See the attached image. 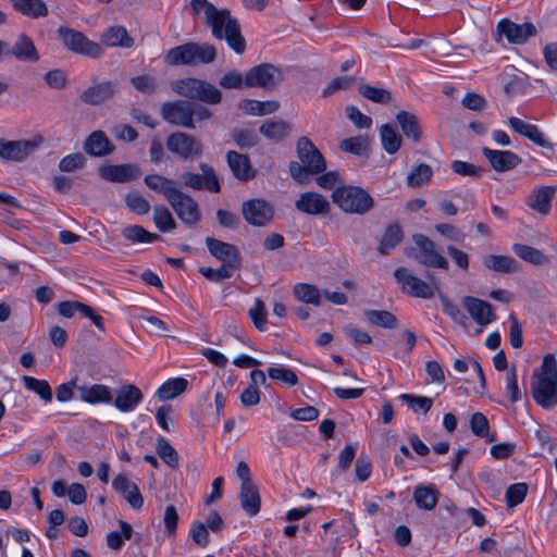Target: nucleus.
Returning a JSON list of instances; mask_svg holds the SVG:
<instances>
[{
  "label": "nucleus",
  "instance_id": "f257e3e1",
  "mask_svg": "<svg viewBox=\"0 0 557 557\" xmlns=\"http://www.w3.org/2000/svg\"><path fill=\"white\" fill-rule=\"evenodd\" d=\"M205 23L215 39L226 40L236 53L240 54L245 51L246 40L240 34V25L227 9L210 7Z\"/></svg>",
  "mask_w": 557,
  "mask_h": 557
},
{
  "label": "nucleus",
  "instance_id": "f03ea898",
  "mask_svg": "<svg viewBox=\"0 0 557 557\" xmlns=\"http://www.w3.org/2000/svg\"><path fill=\"white\" fill-rule=\"evenodd\" d=\"M297 156L300 162H289V173L299 184L308 183L312 175L320 174L326 169V162L322 153L308 137H300L296 145Z\"/></svg>",
  "mask_w": 557,
  "mask_h": 557
},
{
  "label": "nucleus",
  "instance_id": "7ed1b4c3",
  "mask_svg": "<svg viewBox=\"0 0 557 557\" xmlns=\"http://www.w3.org/2000/svg\"><path fill=\"white\" fill-rule=\"evenodd\" d=\"M216 58V49L213 45L203 42H186L170 49L164 61L169 65H191L212 63Z\"/></svg>",
  "mask_w": 557,
  "mask_h": 557
},
{
  "label": "nucleus",
  "instance_id": "20e7f679",
  "mask_svg": "<svg viewBox=\"0 0 557 557\" xmlns=\"http://www.w3.org/2000/svg\"><path fill=\"white\" fill-rule=\"evenodd\" d=\"M542 372L532 386L533 398L544 409H553L557 405V361L553 355H546L542 363Z\"/></svg>",
  "mask_w": 557,
  "mask_h": 557
},
{
  "label": "nucleus",
  "instance_id": "39448f33",
  "mask_svg": "<svg viewBox=\"0 0 557 557\" xmlns=\"http://www.w3.org/2000/svg\"><path fill=\"white\" fill-rule=\"evenodd\" d=\"M333 202L344 212L352 214H366L374 207L372 196L359 186L343 185L334 189Z\"/></svg>",
  "mask_w": 557,
  "mask_h": 557
},
{
  "label": "nucleus",
  "instance_id": "423d86ee",
  "mask_svg": "<svg viewBox=\"0 0 557 557\" xmlns=\"http://www.w3.org/2000/svg\"><path fill=\"white\" fill-rule=\"evenodd\" d=\"M394 276L401 292L410 297L431 299L440 292L438 280L430 273L426 275L429 281H423L408 269L399 267L394 271Z\"/></svg>",
  "mask_w": 557,
  "mask_h": 557
},
{
  "label": "nucleus",
  "instance_id": "0eeeda50",
  "mask_svg": "<svg viewBox=\"0 0 557 557\" xmlns=\"http://www.w3.org/2000/svg\"><path fill=\"white\" fill-rule=\"evenodd\" d=\"M58 36L63 46L74 53L92 59L100 58L103 53V49L98 42L88 39L83 33L73 28L60 26Z\"/></svg>",
  "mask_w": 557,
  "mask_h": 557
},
{
  "label": "nucleus",
  "instance_id": "6e6552de",
  "mask_svg": "<svg viewBox=\"0 0 557 557\" xmlns=\"http://www.w3.org/2000/svg\"><path fill=\"white\" fill-rule=\"evenodd\" d=\"M282 81L281 71L271 63L249 69L245 75V87L273 89Z\"/></svg>",
  "mask_w": 557,
  "mask_h": 557
},
{
  "label": "nucleus",
  "instance_id": "1a4fd4ad",
  "mask_svg": "<svg viewBox=\"0 0 557 557\" xmlns=\"http://www.w3.org/2000/svg\"><path fill=\"white\" fill-rule=\"evenodd\" d=\"M166 147L183 160L199 158L203 150V146L198 139L183 132L171 134L166 139Z\"/></svg>",
  "mask_w": 557,
  "mask_h": 557
},
{
  "label": "nucleus",
  "instance_id": "9d476101",
  "mask_svg": "<svg viewBox=\"0 0 557 557\" xmlns=\"http://www.w3.org/2000/svg\"><path fill=\"white\" fill-rule=\"evenodd\" d=\"M242 214L248 224L262 227L273 221L274 208L262 198H253L243 202Z\"/></svg>",
  "mask_w": 557,
  "mask_h": 557
},
{
  "label": "nucleus",
  "instance_id": "9b49d317",
  "mask_svg": "<svg viewBox=\"0 0 557 557\" xmlns=\"http://www.w3.org/2000/svg\"><path fill=\"white\" fill-rule=\"evenodd\" d=\"M413 242L419 248V253L414 258L420 264L448 270V261L436 250L433 240L425 235L417 234L413 236Z\"/></svg>",
  "mask_w": 557,
  "mask_h": 557
},
{
  "label": "nucleus",
  "instance_id": "f8f14e48",
  "mask_svg": "<svg viewBox=\"0 0 557 557\" xmlns=\"http://www.w3.org/2000/svg\"><path fill=\"white\" fill-rule=\"evenodd\" d=\"M169 205L184 224L191 226L200 221L198 203L180 189L171 197Z\"/></svg>",
  "mask_w": 557,
  "mask_h": 557
},
{
  "label": "nucleus",
  "instance_id": "ddd939ff",
  "mask_svg": "<svg viewBox=\"0 0 557 557\" xmlns=\"http://www.w3.org/2000/svg\"><path fill=\"white\" fill-rule=\"evenodd\" d=\"M199 168L202 174H196L193 172H185L182 175L183 184L186 187L201 190L206 189L211 193H219L221 186L212 166L207 163H200Z\"/></svg>",
  "mask_w": 557,
  "mask_h": 557
},
{
  "label": "nucleus",
  "instance_id": "4468645a",
  "mask_svg": "<svg viewBox=\"0 0 557 557\" xmlns=\"http://www.w3.org/2000/svg\"><path fill=\"white\" fill-rule=\"evenodd\" d=\"M39 141L0 139V158L8 162H22L39 146Z\"/></svg>",
  "mask_w": 557,
  "mask_h": 557
},
{
  "label": "nucleus",
  "instance_id": "2eb2a0df",
  "mask_svg": "<svg viewBox=\"0 0 557 557\" xmlns=\"http://www.w3.org/2000/svg\"><path fill=\"white\" fill-rule=\"evenodd\" d=\"M161 113L163 119L174 125H180L185 128H195L194 120L191 119L190 102L188 101H172L162 104Z\"/></svg>",
  "mask_w": 557,
  "mask_h": 557
},
{
  "label": "nucleus",
  "instance_id": "dca6fc26",
  "mask_svg": "<svg viewBox=\"0 0 557 557\" xmlns=\"http://www.w3.org/2000/svg\"><path fill=\"white\" fill-rule=\"evenodd\" d=\"M209 252L220 260L222 264L238 269L240 265V253L233 244L222 242L213 237L206 238Z\"/></svg>",
  "mask_w": 557,
  "mask_h": 557
},
{
  "label": "nucleus",
  "instance_id": "f3484780",
  "mask_svg": "<svg viewBox=\"0 0 557 557\" xmlns=\"http://www.w3.org/2000/svg\"><path fill=\"white\" fill-rule=\"evenodd\" d=\"M497 30L513 45H522L527 42L528 39L535 36L537 32L533 23L527 22L523 24H517L506 18L498 22Z\"/></svg>",
  "mask_w": 557,
  "mask_h": 557
},
{
  "label": "nucleus",
  "instance_id": "a211bd4d",
  "mask_svg": "<svg viewBox=\"0 0 557 557\" xmlns=\"http://www.w3.org/2000/svg\"><path fill=\"white\" fill-rule=\"evenodd\" d=\"M102 180L111 183H127L140 176V170L136 164H109L99 168Z\"/></svg>",
  "mask_w": 557,
  "mask_h": 557
},
{
  "label": "nucleus",
  "instance_id": "6ab92c4d",
  "mask_svg": "<svg viewBox=\"0 0 557 557\" xmlns=\"http://www.w3.org/2000/svg\"><path fill=\"white\" fill-rule=\"evenodd\" d=\"M482 154L487 159L492 169L496 172H507L521 163V158L510 150H495L482 148Z\"/></svg>",
  "mask_w": 557,
  "mask_h": 557
},
{
  "label": "nucleus",
  "instance_id": "aec40b11",
  "mask_svg": "<svg viewBox=\"0 0 557 557\" xmlns=\"http://www.w3.org/2000/svg\"><path fill=\"white\" fill-rule=\"evenodd\" d=\"M141 391L134 384H123L113 397V406L122 412H131L143 401Z\"/></svg>",
  "mask_w": 557,
  "mask_h": 557
},
{
  "label": "nucleus",
  "instance_id": "412c9836",
  "mask_svg": "<svg viewBox=\"0 0 557 557\" xmlns=\"http://www.w3.org/2000/svg\"><path fill=\"white\" fill-rule=\"evenodd\" d=\"M462 304L471 318L480 325H487L496 319L492 305L485 300L467 296L462 299Z\"/></svg>",
  "mask_w": 557,
  "mask_h": 557
},
{
  "label": "nucleus",
  "instance_id": "4be33fe9",
  "mask_svg": "<svg viewBox=\"0 0 557 557\" xmlns=\"http://www.w3.org/2000/svg\"><path fill=\"white\" fill-rule=\"evenodd\" d=\"M295 207L300 212L318 215L329 212L330 202L321 194L307 191L300 194L299 198L295 202Z\"/></svg>",
  "mask_w": 557,
  "mask_h": 557
},
{
  "label": "nucleus",
  "instance_id": "5701e85b",
  "mask_svg": "<svg viewBox=\"0 0 557 557\" xmlns=\"http://www.w3.org/2000/svg\"><path fill=\"white\" fill-rule=\"evenodd\" d=\"M508 124L513 132L528 138L533 144L543 148H552L550 143L545 138L544 134L536 125L515 116H510L508 119Z\"/></svg>",
  "mask_w": 557,
  "mask_h": 557
},
{
  "label": "nucleus",
  "instance_id": "b1692460",
  "mask_svg": "<svg viewBox=\"0 0 557 557\" xmlns=\"http://www.w3.org/2000/svg\"><path fill=\"white\" fill-rule=\"evenodd\" d=\"M117 90V85L113 82H102L87 88L82 95L81 100L90 106H99L111 99Z\"/></svg>",
  "mask_w": 557,
  "mask_h": 557
},
{
  "label": "nucleus",
  "instance_id": "393cba45",
  "mask_svg": "<svg viewBox=\"0 0 557 557\" xmlns=\"http://www.w3.org/2000/svg\"><path fill=\"white\" fill-rule=\"evenodd\" d=\"M227 164L233 175L242 182H248L256 176L248 156L231 150L226 154Z\"/></svg>",
  "mask_w": 557,
  "mask_h": 557
},
{
  "label": "nucleus",
  "instance_id": "a878e982",
  "mask_svg": "<svg viewBox=\"0 0 557 557\" xmlns=\"http://www.w3.org/2000/svg\"><path fill=\"white\" fill-rule=\"evenodd\" d=\"M554 186H541L533 189L527 199V205L534 211L547 215L550 212L552 200L555 196Z\"/></svg>",
  "mask_w": 557,
  "mask_h": 557
},
{
  "label": "nucleus",
  "instance_id": "bb28decb",
  "mask_svg": "<svg viewBox=\"0 0 557 557\" xmlns=\"http://www.w3.org/2000/svg\"><path fill=\"white\" fill-rule=\"evenodd\" d=\"M84 150L91 157H106L114 151V145L102 131L92 132L84 141Z\"/></svg>",
  "mask_w": 557,
  "mask_h": 557
},
{
  "label": "nucleus",
  "instance_id": "cd10ccee",
  "mask_svg": "<svg viewBox=\"0 0 557 557\" xmlns=\"http://www.w3.org/2000/svg\"><path fill=\"white\" fill-rule=\"evenodd\" d=\"M79 399L91 404H111L113 394L109 386L103 384L82 385L77 387Z\"/></svg>",
  "mask_w": 557,
  "mask_h": 557
},
{
  "label": "nucleus",
  "instance_id": "c85d7f7f",
  "mask_svg": "<svg viewBox=\"0 0 557 557\" xmlns=\"http://www.w3.org/2000/svg\"><path fill=\"white\" fill-rule=\"evenodd\" d=\"M11 55L24 62H37L39 60L38 51L33 40L25 34H21L12 48Z\"/></svg>",
  "mask_w": 557,
  "mask_h": 557
},
{
  "label": "nucleus",
  "instance_id": "c756f323",
  "mask_svg": "<svg viewBox=\"0 0 557 557\" xmlns=\"http://www.w3.org/2000/svg\"><path fill=\"white\" fill-rule=\"evenodd\" d=\"M100 40L101 44L107 47L131 48L134 44L133 38L123 26H111L107 28L102 33Z\"/></svg>",
  "mask_w": 557,
  "mask_h": 557
},
{
  "label": "nucleus",
  "instance_id": "7c9ffc66",
  "mask_svg": "<svg viewBox=\"0 0 557 557\" xmlns=\"http://www.w3.org/2000/svg\"><path fill=\"white\" fill-rule=\"evenodd\" d=\"M144 182L149 189L163 195L168 202L178 190L173 180L159 174L146 175Z\"/></svg>",
  "mask_w": 557,
  "mask_h": 557
},
{
  "label": "nucleus",
  "instance_id": "2f4dec72",
  "mask_svg": "<svg viewBox=\"0 0 557 557\" xmlns=\"http://www.w3.org/2000/svg\"><path fill=\"white\" fill-rule=\"evenodd\" d=\"M396 120L404 133V135L412 140L413 143H419L421 139V127L418 121V117L407 111H399L396 115Z\"/></svg>",
  "mask_w": 557,
  "mask_h": 557
},
{
  "label": "nucleus",
  "instance_id": "473e14b6",
  "mask_svg": "<svg viewBox=\"0 0 557 557\" xmlns=\"http://www.w3.org/2000/svg\"><path fill=\"white\" fill-rule=\"evenodd\" d=\"M290 131V125L283 120H267L259 128V132L271 141L283 140L289 135Z\"/></svg>",
  "mask_w": 557,
  "mask_h": 557
},
{
  "label": "nucleus",
  "instance_id": "72a5a7b5",
  "mask_svg": "<svg viewBox=\"0 0 557 557\" xmlns=\"http://www.w3.org/2000/svg\"><path fill=\"white\" fill-rule=\"evenodd\" d=\"M13 8L25 16L38 18L48 14L44 0H10Z\"/></svg>",
  "mask_w": 557,
  "mask_h": 557
},
{
  "label": "nucleus",
  "instance_id": "f704fd0d",
  "mask_svg": "<svg viewBox=\"0 0 557 557\" xmlns=\"http://www.w3.org/2000/svg\"><path fill=\"white\" fill-rule=\"evenodd\" d=\"M294 296L301 302L313 306H321L323 290L317 286L307 283H297L293 289Z\"/></svg>",
  "mask_w": 557,
  "mask_h": 557
},
{
  "label": "nucleus",
  "instance_id": "c9c22d12",
  "mask_svg": "<svg viewBox=\"0 0 557 557\" xmlns=\"http://www.w3.org/2000/svg\"><path fill=\"white\" fill-rule=\"evenodd\" d=\"M239 108L249 115H267L276 112L280 104L276 101L245 99L240 102Z\"/></svg>",
  "mask_w": 557,
  "mask_h": 557
},
{
  "label": "nucleus",
  "instance_id": "e433bc0d",
  "mask_svg": "<svg viewBox=\"0 0 557 557\" xmlns=\"http://www.w3.org/2000/svg\"><path fill=\"white\" fill-rule=\"evenodd\" d=\"M363 315L367 321L374 326L383 329H396L398 326L396 315L387 310L368 309L363 311Z\"/></svg>",
  "mask_w": 557,
  "mask_h": 557
},
{
  "label": "nucleus",
  "instance_id": "4c0bfd02",
  "mask_svg": "<svg viewBox=\"0 0 557 557\" xmlns=\"http://www.w3.org/2000/svg\"><path fill=\"white\" fill-rule=\"evenodd\" d=\"M188 382L184 377L170 379L163 383L156 392L160 400H169L181 395L187 387Z\"/></svg>",
  "mask_w": 557,
  "mask_h": 557
},
{
  "label": "nucleus",
  "instance_id": "58836bf2",
  "mask_svg": "<svg viewBox=\"0 0 557 557\" xmlns=\"http://www.w3.org/2000/svg\"><path fill=\"white\" fill-rule=\"evenodd\" d=\"M380 139L382 148L389 154L396 153L403 143L401 136L389 124H384L380 127Z\"/></svg>",
  "mask_w": 557,
  "mask_h": 557
},
{
  "label": "nucleus",
  "instance_id": "ea45409f",
  "mask_svg": "<svg viewBox=\"0 0 557 557\" xmlns=\"http://www.w3.org/2000/svg\"><path fill=\"white\" fill-rule=\"evenodd\" d=\"M403 240V231L397 224L389 225L380 242L379 252L387 256Z\"/></svg>",
  "mask_w": 557,
  "mask_h": 557
},
{
  "label": "nucleus",
  "instance_id": "a19ab883",
  "mask_svg": "<svg viewBox=\"0 0 557 557\" xmlns=\"http://www.w3.org/2000/svg\"><path fill=\"white\" fill-rule=\"evenodd\" d=\"M483 263L486 268L499 273L517 271V261L508 256L488 255L484 258Z\"/></svg>",
  "mask_w": 557,
  "mask_h": 557
},
{
  "label": "nucleus",
  "instance_id": "79ce46f5",
  "mask_svg": "<svg viewBox=\"0 0 557 557\" xmlns=\"http://www.w3.org/2000/svg\"><path fill=\"white\" fill-rule=\"evenodd\" d=\"M201 85V79L198 78H183L174 81L171 84L173 91L180 96L198 100L199 89Z\"/></svg>",
  "mask_w": 557,
  "mask_h": 557
},
{
  "label": "nucleus",
  "instance_id": "37998d69",
  "mask_svg": "<svg viewBox=\"0 0 557 557\" xmlns=\"http://www.w3.org/2000/svg\"><path fill=\"white\" fill-rule=\"evenodd\" d=\"M122 235L132 243H153L160 238L158 234L150 233L140 225L124 227Z\"/></svg>",
  "mask_w": 557,
  "mask_h": 557
},
{
  "label": "nucleus",
  "instance_id": "c03bdc74",
  "mask_svg": "<svg viewBox=\"0 0 557 557\" xmlns=\"http://www.w3.org/2000/svg\"><path fill=\"white\" fill-rule=\"evenodd\" d=\"M359 94L366 99L380 104H388L392 101V95L387 89L369 84L360 85Z\"/></svg>",
  "mask_w": 557,
  "mask_h": 557
},
{
  "label": "nucleus",
  "instance_id": "a18cd8bd",
  "mask_svg": "<svg viewBox=\"0 0 557 557\" xmlns=\"http://www.w3.org/2000/svg\"><path fill=\"white\" fill-rule=\"evenodd\" d=\"M470 428L474 435L486 438L490 443L496 440L495 434H490L488 420L482 412H475L471 416Z\"/></svg>",
  "mask_w": 557,
  "mask_h": 557
},
{
  "label": "nucleus",
  "instance_id": "49530a36",
  "mask_svg": "<svg viewBox=\"0 0 557 557\" xmlns=\"http://www.w3.org/2000/svg\"><path fill=\"white\" fill-rule=\"evenodd\" d=\"M239 500L247 515L256 516L260 511L261 499L258 490H242Z\"/></svg>",
  "mask_w": 557,
  "mask_h": 557
},
{
  "label": "nucleus",
  "instance_id": "de8ad7c7",
  "mask_svg": "<svg viewBox=\"0 0 557 557\" xmlns=\"http://www.w3.org/2000/svg\"><path fill=\"white\" fill-rule=\"evenodd\" d=\"M153 222L160 232H168L176 227V222L170 210L162 205L153 207Z\"/></svg>",
  "mask_w": 557,
  "mask_h": 557
},
{
  "label": "nucleus",
  "instance_id": "09e8293b",
  "mask_svg": "<svg viewBox=\"0 0 557 557\" xmlns=\"http://www.w3.org/2000/svg\"><path fill=\"white\" fill-rule=\"evenodd\" d=\"M24 386L36 393L42 400L50 403L52 400V391L46 380H38L33 376H23Z\"/></svg>",
  "mask_w": 557,
  "mask_h": 557
},
{
  "label": "nucleus",
  "instance_id": "8fccbe9b",
  "mask_svg": "<svg viewBox=\"0 0 557 557\" xmlns=\"http://www.w3.org/2000/svg\"><path fill=\"white\" fill-rule=\"evenodd\" d=\"M156 450L159 457L168 466H170L171 468H176L178 466V454L166 438L162 436L157 438Z\"/></svg>",
  "mask_w": 557,
  "mask_h": 557
},
{
  "label": "nucleus",
  "instance_id": "3c124183",
  "mask_svg": "<svg viewBox=\"0 0 557 557\" xmlns=\"http://www.w3.org/2000/svg\"><path fill=\"white\" fill-rule=\"evenodd\" d=\"M433 171L430 165L421 163L411 169L407 176V184L410 187H419L430 182Z\"/></svg>",
  "mask_w": 557,
  "mask_h": 557
},
{
  "label": "nucleus",
  "instance_id": "603ef678",
  "mask_svg": "<svg viewBox=\"0 0 557 557\" xmlns=\"http://www.w3.org/2000/svg\"><path fill=\"white\" fill-rule=\"evenodd\" d=\"M268 375L270 379L284 383L287 386H295L298 383V377L296 373L286 367H270L268 369Z\"/></svg>",
  "mask_w": 557,
  "mask_h": 557
},
{
  "label": "nucleus",
  "instance_id": "864d4df0",
  "mask_svg": "<svg viewBox=\"0 0 557 557\" xmlns=\"http://www.w3.org/2000/svg\"><path fill=\"white\" fill-rule=\"evenodd\" d=\"M369 147V139L366 136L346 138L341 143V149L357 156H362Z\"/></svg>",
  "mask_w": 557,
  "mask_h": 557
},
{
  "label": "nucleus",
  "instance_id": "5fc2aeb1",
  "mask_svg": "<svg viewBox=\"0 0 557 557\" xmlns=\"http://www.w3.org/2000/svg\"><path fill=\"white\" fill-rule=\"evenodd\" d=\"M512 250L519 258L533 264H541L544 260V255L539 249L528 245L515 244Z\"/></svg>",
  "mask_w": 557,
  "mask_h": 557
},
{
  "label": "nucleus",
  "instance_id": "6e6d98bb",
  "mask_svg": "<svg viewBox=\"0 0 557 557\" xmlns=\"http://www.w3.org/2000/svg\"><path fill=\"white\" fill-rule=\"evenodd\" d=\"M413 499L419 508L431 510L438 500L437 490H414Z\"/></svg>",
  "mask_w": 557,
  "mask_h": 557
},
{
  "label": "nucleus",
  "instance_id": "4d7b16f0",
  "mask_svg": "<svg viewBox=\"0 0 557 557\" xmlns=\"http://www.w3.org/2000/svg\"><path fill=\"white\" fill-rule=\"evenodd\" d=\"M509 71H505L503 74V85L507 95H513L524 87L525 79L513 73L516 71L515 67H509Z\"/></svg>",
  "mask_w": 557,
  "mask_h": 557
},
{
  "label": "nucleus",
  "instance_id": "13d9d810",
  "mask_svg": "<svg viewBox=\"0 0 557 557\" xmlns=\"http://www.w3.org/2000/svg\"><path fill=\"white\" fill-rule=\"evenodd\" d=\"M126 207L138 215L147 214L150 211L149 201L137 193H129L125 196Z\"/></svg>",
  "mask_w": 557,
  "mask_h": 557
},
{
  "label": "nucleus",
  "instance_id": "bf43d9fd",
  "mask_svg": "<svg viewBox=\"0 0 557 557\" xmlns=\"http://www.w3.org/2000/svg\"><path fill=\"white\" fill-rule=\"evenodd\" d=\"M198 100L208 104H218L222 100V92L212 84L201 81Z\"/></svg>",
  "mask_w": 557,
  "mask_h": 557
},
{
  "label": "nucleus",
  "instance_id": "052dcab7",
  "mask_svg": "<svg viewBox=\"0 0 557 557\" xmlns=\"http://www.w3.org/2000/svg\"><path fill=\"white\" fill-rule=\"evenodd\" d=\"M235 268H231L222 264L218 269L202 267L199 269V272L209 281L219 283L223 280L231 278L234 274Z\"/></svg>",
  "mask_w": 557,
  "mask_h": 557
},
{
  "label": "nucleus",
  "instance_id": "680f3d73",
  "mask_svg": "<svg viewBox=\"0 0 557 557\" xmlns=\"http://www.w3.org/2000/svg\"><path fill=\"white\" fill-rule=\"evenodd\" d=\"M437 234L447 240H451L458 244H462L465 240V234L460 228L450 223H437L434 226Z\"/></svg>",
  "mask_w": 557,
  "mask_h": 557
},
{
  "label": "nucleus",
  "instance_id": "e2e57ef3",
  "mask_svg": "<svg viewBox=\"0 0 557 557\" xmlns=\"http://www.w3.org/2000/svg\"><path fill=\"white\" fill-rule=\"evenodd\" d=\"M400 399L405 401L414 411L426 413L433 405L432 398L425 396H417L412 394H401Z\"/></svg>",
  "mask_w": 557,
  "mask_h": 557
},
{
  "label": "nucleus",
  "instance_id": "0e129e2a",
  "mask_svg": "<svg viewBox=\"0 0 557 557\" xmlns=\"http://www.w3.org/2000/svg\"><path fill=\"white\" fill-rule=\"evenodd\" d=\"M76 312L90 313V306L79 301H61L58 305V313L64 318H72Z\"/></svg>",
  "mask_w": 557,
  "mask_h": 557
},
{
  "label": "nucleus",
  "instance_id": "69168bd1",
  "mask_svg": "<svg viewBox=\"0 0 557 557\" xmlns=\"http://www.w3.org/2000/svg\"><path fill=\"white\" fill-rule=\"evenodd\" d=\"M265 305L260 298L255 299V306L249 309V317L259 331L267 329Z\"/></svg>",
  "mask_w": 557,
  "mask_h": 557
},
{
  "label": "nucleus",
  "instance_id": "338daca9",
  "mask_svg": "<svg viewBox=\"0 0 557 557\" xmlns=\"http://www.w3.org/2000/svg\"><path fill=\"white\" fill-rule=\"evenodd\" d=\"M86 162L85 157L81 152H75L65 156L59 163V169L62 172H73L84 168Z\"/></svg>",
  "mask_w": 557,
  "mask_h": 557
},
{
  "label": "nucleus",
  "instance_id": "774afa93",
  "mask_svg": "<svg viewBox=\"0 0 557 557\" xmlns=\"http://www.w3.org/2000/svg\"><path fill=\"white\" fill-rule=\"evenodd\" d=\"M45 83L53 89H64L67 85V77L64 71L54 69L48 71L44 76Z\"/></svg>",
  "mask_w": 557,
  "mask_h": 557
}]
</instances>
